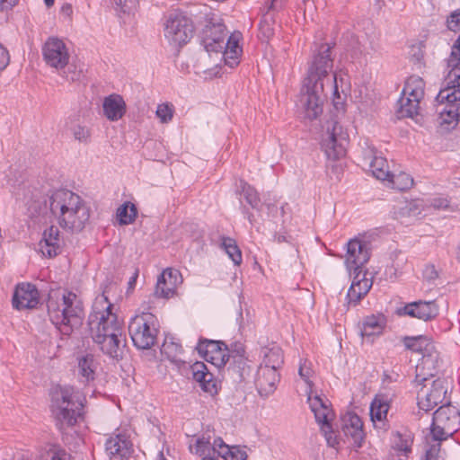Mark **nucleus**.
<instances>
[{
	"instance_id": "f257e3e1",
	"label": "nucleus",
	"mask_w": 460,
	"mask_h": 460,
	"mask_svg": "<svg viewBox=\"0 0 460 460\" xmlns=\"http://www.w3.org/2000/svg\"><path fill=\"white\" fill-rule=\"evenodd\" d=\"M331 48L322 46L319 53L314 56L299 95V106L304 118L309 120L317 119L323 112L325 100L324 86L332 87V103L338 112L344 111V104L350 90L346 75L333 74V61Z\"/></svg>"
},
{
	"instance_id": "f03ea898",
	"label": "nucleus",
	"mask_w": 460,
	"mask_h": 460,
	"mask_svg": "<svg viewBox=\"0 0 460 460\" xmlns=\"http://www.w3.org/2000/svg\"><path fill=\"white\" fill-rule=\"evenodd\" d=\"M112 304L103 294L95 298L93 310L88 317V326L93 341L109 357L122 358L126 347L122 322L111 311Z\"/></svg>"
},
{
	"instance_id": "7ed1b4c3",
	"label": "nucleus",
	"mask_w": 460,
	"mask_h": 460,
	"mask_svg": "<svg viewBox=\"0 0 460 460\" xmlns=\"http://www.w3.org/2000/svg\"><path fill=\"white\" fill-rule=\"evenodd\" d=\"M47 309L49 320L63 335L69 336L83 323V303L75 293L61 289L51 290Z\"/></svg>"
},
{
	"instance_id": "20e7f679",
	"label": "nucleus",
	"mask_w": 460,
	"mask_h": 460,
	"mask_svg": "<svg viewBox=\"0 0 460 460\" xmlns=\"http://www.w3.org/2000/svg\"><path fill=\"white\" fill-rule=\"evenodd\" d=\"M49 208L59 226L71 232L82 231L90 218L84 199L68 190H58L49 197Z\"/></svg>"
},
{
	"instance_id": "39448f33",
	"label": "nucleus",
	"mask_w": 460,
	"mask_h": 460,
	"mask_svg": "<svg viewBox=\"0 0 460 460\" xmlns=\"http://www.w3.org/2000/svg\"><path fill=\"white\" fill-rule=\"evenodd\" d=\"M447 86L435 98L436 125L440 134L456 129L460 122V68L448 73Z\"/></svg>"
},
{
	"instance_id": "423d86ee",
	"label": "nucleus",
	"mask_w": 460,
	"mask_h": 460,
	"mask_svg": "<svg viewBox=\"0 0 460 460\" xmlns=\"http://www.w3.org/2000/svg\"><path fill=\"white\" fill-rule=\"evenodd\" d=\"M84 396L72 386H57L51 393L52 413L58 423L73 426L83 415Z\"/></svg>"
},
{
	"instance_id": "0eeeda50",
	"label": "nucleus",
	"mask_w": 460,
	"mask_h": 460,
	"mask_svg": "<svg viewBox=\"0 0 460 460\" xmlns=\"http://www.w3.org/2000/svg\"><path fill=\"white\" fill-rule=\"evenodd\" d=\"M404 345L407 349L421 355L415 367L417 379L423 380L427 375H434L440 367V358L433 342L426 336L406 337Z\"/></svg>"
},
{
	"instance_id": "6e6552de",
	"label": "nucleus",
	"mask_w": 460,
	"mask_h": 460,
	"mask_svg": "<svg viewBox=\"0 0 460 460\" xmlns=\"http://www.w3.org/2000/svg\"><path fill=\"white\" fill-rule=\"evenodd\" d=\"M141 314L135 315L128 325V332L133 344L139 349H148L155 345L157 337L156 317L143 305Z\"/></svg>"
},
{
	"instance_id": "1a4fd4ad",
	"label": "nucleus",
	"mask_w": 460,
	"mask_h": 460,
	"mask_svg": "<svg viewBox=\"0 0 460 460\" xmlns=\"http://www.w3.org/2000/svg\"><path fill=\"white\" fill-rule=\"evenodd\" d=\"M437 371L438 369L434 372V375H427L423 380H418L417 373H415L414 382L417 385H421L417 395L418 406L425 411H429L442 403L447 394L448 381L447 378L432 379Z\"/></svg>"
},
{
	"instance_id": "9d476101",
	"label": "nucleus",
	"mask_w": 460,
	"mask_h": 460,
	"mask_svg": "<svg viewBox=\"0 0 460 460\" xmlns=\"http://www.w3.org/2000/svg\"><path fill=\"white\" fill-rule=\"evenodd\" d=\"M42 57L46 65L56 70H62L67 67L68 73L66 78L70 81L79 79L80 73H76L69 66L70 53L66 43L58 37H49L42 46Z\"/></svg>"
},
{
	"instance_id": "9b49d317",
	"label": "nucleus",
	"mask_w": 460,
	"mask_h": 460,
	"mask_svg": "<svg viewBox=\"0 0 460 460\" xmlns=\"http://www.w3.org/2000/svg\"><path fill=\"white\" fill-rule=\"evenodd\" d=\"M460 425V411L450 402L440 406L433 415L428 439L442 441L451 437Z\"/></svg>"
},
{
	"instance_id": "f8f14e48",
	"label": "nucleus",
	"mask_w": 460,
	"mask_h": 460,
	"mask_svg": "<svg viewBox=\"0 0 460 460\" xmlns=\"http://www.w3.org/2000/svg\"><path fill=\"white\" fill-rule=\"evenodd\" d=\"M192 34L193 25L186 15L180 12L170 13L165 22L164 35L172 45L181 47L186 44Z\"/></svg>"
},
{
	"instance_id": "ddd939ff",
	"label": "nucleus",
	"mask_w": 460,
	"mask_h": 460,
	"mask_svg": "<svg viewBox=\"0 0 460 460\" xmlns=\"http://www.w3.org/2000/svg\"><path fill=\"white\" fill-rule=\"evenodd\" d=\"M345 135L337 121H332L327 127V133L323 140V148L329 159L336 160L345 155Z\"/></svg>"
},
{
	"instance_id": "4468645a",
	"label": "nucleus",
	"mask_w": 460,
	"mask_h": 460,
	"mask_svg": "<svg viewBox=\"0 0 460 460\" xmlns=\"http://www.w3.org/2000/svg\"><path fill=\"white\" fill-rule=\"evenodd\" d=\"M183 279L178 270L165 269L158 277L154 295L159 298L169 299L176 295V290L182 284Z\"/></svg>"
},
{
	"instance_id": "2eb2a0df",
	"label": "nucleus",
	"mask_w": 460,
	"mask_h": 460,
	"mask_svg": "<svg viewBox=\"0 0 460 460\" xmlns=\"http://www.w3.org/2000/svg\"><path fill=\"white\" fill-rule=\"evenodd\" d=\"M369 252L365 243L358 239H352L347 243L345 254V265L348 271L357 272L362 270V267L369 260Z\"/></svg>"
},
{
	"instance_id": "dca6fc26",
	"label": "nucleus",
	"mask_w": 460,
	"mask_h": 460,
	"mask_svg": "<svg viewBox=\"0 0 460 460\" xmlns=\"http://www.w3.org/2000/svg\"><path fill=\"white\" fill-rule=\"evenodd\" d=\"M198 349L204 358L217 367H224L229 361L228 349L224 342L206 341L199 342Z\"/></svg>"
},
{
	"instance_id": "f3484780",
	"label": "nucleus",
	"mask_w": 460,
	"mask_h": 460,
	"mask_svg": "<svg viewBox=\"0 0 460 460\" xmlns=\"http://www.w3.org/2000/svg\"><path fill=\"white\" fill-rule=\"evenodd\" d=\"M399 315H408L428 322L438 314V305L435 301H415L397 310Z\"/></svg>"
},
{
	"instance_id": "a211bd4d",
	"label": "nucleus",
	"mask_w": 460,
	"mask_h": 460,
	"mask_svg": "<svg viewBox=\"0 0 460 460\" xmlns=\"http://www.w3.org/2000/svg\"><path fill=\"white\" fill-rule=\"evenodd\" d=\"M307 401L322 432L327 434L331 431V421L333 419V412L328 400H323L319 395L312 396V392H309Z\"/></svg>"
},
{
	"instance_id": "6ab92c4d",
	"label": "nucleus",
	"mask_w": 460,
	"mask_h": 460,
	"mask_svg": "<svg viewBox=\"0 0 460 460\" xmlns=\"http://www.w3.org/2000/svg\"><path fill=\"white\" fill-rule=\"evenodd\" d=\"M219 441L221 438L211 437L209 434H202L193 437L189 443L190 453L200 457L218 456Z\"/></svg>"
},
{
	"instance_id": "aec40b11",
	"label": "nucleus",
	"mask_w": 460,
	"mask_h": 460,
	"mask_svg": "<svg viewBox=\"0 0 460 460\" xmlns=\"http://www.w3.org/2000/svg\"><path fill=\"white\" fill-rule=\"evenodd\" d=\"M423 210L422 202L419 199L400 200L393 208L394 217L404 225H411L419 218Z\"/></svg>"
},
{
	"instance_id": "412c9836",
	"label": "nucleus",
	"mask_w": 460,
	"mask_h": 460,
	"mask_svg": "<svg viewBox=\"0 0 460 460\" xmlns=\"http://www.w3.org/2000/svg\"><path fill=\"white\" fill-rule=\"evenodd\" d=\"M341 429L344 435L351 440L354 447H360L362 446L365 433L363 423L357 414L346 413L341 419Z\"/></svg>"
},
{
	"instance_id": "4be33fe9",
	"label": "nucleus",
	"mask_w": 460,
	"mask_h": 460,
	"mask_svg": "<svg viewBox=\"0 0 460 460\" xmlns=\"http://www.w3.org/2000/svg\"><path fill=\"white\" fill-rule=\"evenodd\" d=\"M39 304V292L31 284L18 285L13 297V305L18 310L31 309Z\"/></svg>"
},
{
	"instance_id": "5701e85b",
	"label": "nucleus",
	"mask_w": 460,
	"mask_h": 460,
	"mask_svg": "<svg viewBox=\"0 0 460 460\" xmlns=\"http://www.w3.org/2000/svg\"><path fill=\"white\" fill-rule=\"evenodd\" d=\"M386 326V318L384 314H371L366 316L362 321L360 335L363 341L367 343L374 342L376 337L383 334Z\"/></svg>"
},
{
	"instance_id": "b1692460",
	"label": "nucleus",
	"mask_w": 460,
	"mask_h": 460,
	"mask_svg": "<svg viewBox=\"0 0 460 460\" xmlns=\"http://www.w3.org/2000/svg\"><path fill=\"white\" fill-rule=\"evenodd\" d=\"M227 32L221 23H209L203 31V45L209 50L224 49Z\"/></svg>"
},
{
	"instance_id": "393cba45",
	"label": "nucleus",
	"mask_w": 460,
	"mask_h": 460,
	"mask_svg": "<svg viewBox=\"0 0 460 460\" xmlns=\"http://www.w3.org/2000/svg\"><path fill=\"white\" fill-rule=\"evenodd\" d=\"M76 371L82 383H90L95 379L99 363L96 357L89 352H83L76 357Z\"/></svg>"
},
{
	"instance_id": "a878e982",
	"label": "nucleus",
	"mask_w": 460,
	"mask_h": 460,
	"mask_svg": "<svg viewBox=\"0 0 460 460\" xmlns=\"http://www.w3.org/2000/svg\"><path fill=\"white\" fill-rule=\"evenodd\" d=\"M224 56L220 49L209 50L204 47V49L199 52L196 67L202 73L217 75L214 69L219 67L223 63Z\"/></svg>"
},
{
	"instance_id": "bb28decb",
	"label": "nucleus",
	"mask_w": 460,
	"mask_h": 460,
	"mask_svg": "<svg viewBox=\"0 0 460 460\" xmlns=\"http://www.w3.org/2000/svg\"><path fill=\"white\" fill-rule=\"evenodd\" d=\"M61 244L62 240L59 235L58 228L55 226H51L44 231L39 246L40 251L44 256L51 258L60 252Z\"/></svg>"
},
{
	"instance_id": "cd10ccee",
	"label": "nucleus",
	"mask_w": 460,
	"mask_h": 460,
	"mask_svg": "<svg viewBox=\"0 0 460 460\" xmlns=\"http://www.w3.org/2000/svg\"><path fill=\"white\" fill-rule=\"evenodd\" d=\"M257 376L256 384L259 393L264 395L272 394L279 381L278 369L270 367H260Z\"/></svg>"
},
{
	"instance_id": "c85d7f7f",
	"label": "nucleus",
	"mask_w": 460,
	"mask_h": 460,
	"mask_svg": "<svg viewBox=\"0 0 460 460\" xmlns=\"http://www.w3.org/2000/svg\"><path fill=\"white\" fill-rule=\"evenodd\" d=\"M352 283L348 291L347 297L349 304L356 305L361 298L367 294L372 287V281L362 274V270L354 272Z\"/></svg>"
},
{
	"instance_id": "c756f323",
	"label": "nucleus",
	"mask_w": 460,
	"mask_h": 460,
	"mask_svg": "<svg viewBox=\"0 0 460 460\" xmlns=\"http://www.w3.org/2000/svg\"><path fill=\"white\" fill-rule=\"evenodd\" d=\"M104 116L111 121H118L126 113V103L119 94H111L102 102Z\"/></svg>"
},
{
	"instance_id": "7c9ffc66",
	"label": "nucleus",
	"mask_w": 460,
	"mask_h": 460,
	"mask_svg": "<svg viewBox=\"0 0 460 460\" xmlns=\"http://www.w3.org/2000/svg\"><path fill=\"white\" fill-rule=\"evenodd\" d=\"M390 408V396L385 394H376L370 405L371 420L376 426L384 425Z\"/></svg>"
},
{
	"instance_id": "2f4dec72",
	"label": "nucleus",
	"mask_w": 460,
	"mask_h": 460,
	"mask_svg": "<svg viewBox=\"0 0 460 460\" xmlns=\"http://www.w3.org/2000/svg\"><path fill=\"white\" fill-rule=\"evenodd\" d=\"M131 444L125 435L117 434L106 440V453L111 456L126 457L129 454Z\"/></svg>"
},
{
	"instance_id": "473e14b6",
	"label": "nucleus",
	"mask_w": 460,
	"mask_h": 460,
	"mask_svg": "<svg viewBox=\"0 0 460 460\" xmlns=\"http://www.w3.org/2000/svg\"><path fill=\"white\" fill-rule=\"evenodd\" d=\"M241 53L242 49L238 44V37L234 34L231 35L222 49L223 63L231 68L235 67L239 64Z\"/></svg>"
},
{
	"instance_id": "72a5a7b5",
	"label": "nucleus",
	"mask_w": 460,
	"mask_h": 460,
	"mask_svg": "<svg viewBox=\"0 0 460 460\" xmlns=\"http://www.w3.org/2000/svg\"><path fill=\"white\" fill-rule=\"evenodd\" d=\"M420 100L402 94L398 101L397 114L400 118H413L419 114Z\"/></svg>"
},
{
	"instance_id": "f704fd0d",
	"label": "nucleus",
	"mask_w": 460,
	"mask_h": 460,
	"mask_svg": "<svg viewBox=\"0 0 460 460\" xmlns=\"http://www.w3.org/2000/svg\"><path fill=\"white\" fill-rule=\"evenodd\" d=\"M263 360L260 367H270L279 369L283 364V354L279 347L264 348L262 349Z\"/></svg>"
},
{
	"instance_id": "c9c22d12",
	"label": "nucleus",
	"mask_w": 460,
	"mask_h": 460,
	"mask_svg": "<svg viewBox=\"0 0 460 460\" xmlns=\"http://www.w3.org/2000/svg\"><path fill=\"white\" fill-rule=\"evenodd\" d=\"M424 89L423 79L418 75H411L407 79L402 93L421 101L424 96Z\"/></svg>"
},
{
	"instance_id": "e433bc0d",
	"label": "nucleus",
	"mask_w": 460,
	"mask_h": 460,
	"mask_svg": "<svg viewBox=\"0 0 460 460\" xmlns=\"http://www.w3.org/2000/svg\"><path fill=\"white\" fill-rule=\"evenodd\" d=\"M369 168L373 175L380 181H386L391 177L387 161L382 156L373 154V158L369 162Z\"/></svg>"
},
{
	"instance_id": "4c0bfd02",
	"label": "nucleus",
	"mask_w": 460,
	"mask_h": 460,
	"mask_svg": "<svg viewBox=\"0 0 460 460\" xmlns=\"http://www.w3.org/2000/svg\"><path fill=\"white\" fill-rule=\"evenodd\" d=\"M218 457L220 460H246V453L236 447H229L219 441Z\"/></svg>"
},
{
	"instance_id": "58836bf2",
	"label": "nucleus",
	"mask_w": 460,
	"mask_h": 460,
	"mask_svg": "<svg viewBox=\"0 0 460 460\" xmlns=\"http://www.w3.org/2000/svg\"><path fill=\"white\" fill-rule=\"evenodd\" d=\"M137 215L136 206L131 202H125L117 209V218L119 225L126 226L132 224Z\"/></svg>"
},
{
	"instance_id": "ea45409f",
	"label": "nucleus",
	"mask_w": 460,
	"mask_h": 460,
	"mask_svg": "<svg viewBox=\"0 0 460 460\" xmlns=\"http://www.w3.org/2000/svg\"><path fill=\"white\" fill-rule=\"evenodd\" d=\"M182 352L181 346L174 341L173 338H165L162 348L161 353L164 355L170 361L177 362L180 355Z\"/></svg>"
},
{
	"instance_id": "a19ab883",
	"label": "nucleus",
	"mask_w": 460,
	"mask_h": 460,
	"mask_svg": "<svg viewBox=\"0 0 460 460\" xmlns=\"http://www.w3.org/2000/svg\"><path fill=\"white\" fill-rule=\"evenodd\" d=\"M386 181L392 184L393 188L398 190H407L413 185V179L404 172H400L396 174L391 172V177Z\"/></svg>"
},
{
	"instance_id": "79ce46f5",
	"label": "nucleus",
	"mask_w": 460,
	"mask_h": 460,
	"mask_svg": "<svg viewBox=\"0 0 460 460\" xmlns=\"http://www.w3.org/2000/svg\"><path fill=\"white\" fill-rule=\"evenodd\" d=\"M222 246L234 265L242 263V252L234 239L229 237L223 238Z\"/></svg>"
},
{
	"instance_id": "37998d69",
	"label": "nucleus",
	"mask_w": 460,
	"mask_h": 460,
	"mask_svg": "<svg viewBox=\"0 0 460 460\" xmlns=\"http://www.w3.org/2000/svg\"><path fill=\"white\" fill-rule=\"evenodd\" d=\"M241 189L246 201L253 208H258L260 204V198L257 190L248 183L241 181Z\"/></svg>"
},
{
	"instance_id": "c03bdc74",
	"label": "nucleus",
	"mask_w": 460,
	"mask_h": 460,
	"mask_svg": "<svg viewBox=\"0 0 460 460\" xmlns=\"http://www.w3.org/2000/svg\"><path fill=\"white\" fill-rule=\"evenodd\" d=\"M429 447L425 451L423 460H445L443 454L440 452V442L428 439Z\"/></svg>"
},
{
	"instance_id": "a18cd8bd",
	"label": "nucleus",
	"mask_w": 460,
	"mask_h": 460,
	"mask_svg": "<svg viewBox=\"0 0 460 460\" xmlns=\"http://www.w3.org/2000/svg\"><path fill=\"white\" fill-rule=\"evenodd\" d=\"M397 437L398 440L395 441L394 449L397 453L403 454L404 457H407L408 454L411 450L412 439L411 438L410 436L403 437L400 434H398Z\"/></svg>"
},
{
	"instance_id": "49530a36",
	"label": "nucleus",
	"mask_w": 460,
	"mask_h": 460,
	"mask_svg": "<svg viewBox=\"0 0 460 460\" xmlns=\"http://www.w3.org/2000/svg\"><path fill=\"white\" fill-rule=\"evenodd\" d=\"M191 373L193 379L201 383L206 377H209V371L207 366L202 362H196L191 366Z\"/></svg>"
},
{
	"instance_id": "de8ad7c7",
	"label": "nucleus",
	"mask_w": 460,
	"mask_h": 460,
	"mask_svg": "<svg viewBox=\"0 0 460 460\" xmlns=\"http://www.w3.org/2000/svg\"><path fill=\"white\" fill-rule=\"evenodd\" d=\"M155 113L162 123H167L172 119L173 109L168 103H162L157 106Z\"/></svg>"
},
{
	"instance_id": "09e8293b",
	"label": "nucleus",
	"mask_w": 460,
	"mask_h": 460,
	"mask_svg": "<svg viewBox=\"0 0 460 460\" xmlns=\"http://www.w3.org/2000/svg\"><path fill=\"white\" fill-rule=\"evenodd\" d=\"M448 66L452 67L449 72L460 68V35L452 48L451 55L448 58Z\"/></svg>"
},
{
	"instance_id": "8fccbe9b",
	"label": "nucleus",
	"mask_w": 460,
	"mask_h": 460,
	"mask_svg": "<svg viewBox=\"0 0 460 460\" xmlns=\"http://www.w3.org/2000/svg\"><path fill=\"white\" fill-rule=\"evenodd\" d=\"M72 133L74 137L82 143H87L91 136L90 129L82 125H76L74 127Z\"/></svg>"
},
{
	"instance_id": "3c124183",
	"label": "nucleus",
	"mask_w": 460,
	"mask_h": 460,
	"mask_svg": "<svg viewBox=\"0 0 460 460\" xmlns=\"http://www.w3.org/2000/svg\"><path fill=\"white\" fill-rule=\"evenodd\" d=\"M231 349H228L229 359L233 358L234 363H243L244 361V348L242 344L236 343Z\"/></svg>"
},
{
	"instance_id": "603ef678",
	"label": "nucleus",
	"mask_w": 460,
	"mask_h": 460,
	"mask_svg": "<svg viewBox=\"0 0 460 460\" xmlns=\"http://www.w3.org/2000/svg\"><path fill=\"white\" fill-rule=\"evenodd\" d=\"M447 27L455 32L460 31V9L450 13L447 19Z\"/></svg>"
},
{
	"instance_id": "864d4df0",
	"label": "nucleus",
	"mask_w": 460,
	"mask_h": 460,
	"mask_svg": "<svg viewBox=\"0 0 460 460\" xmlns=\"http://www.w3.org/2000/svg\"><path fill=\"white\" fill-rule=\"evenodd\" d=\"M117 7L123 13L134 12L138 4V0H113Z\"/></svg>"
},
{
	"instance_id": "5fc2aeb1",
	"label": "nucleus",
	"mask_w": 460,
	"mask_h": 460,
	"mask_svg": "<svg viewBox=\"0 0 460 460\" xmlns=\"http://www.w3.org/2000/svg\"><path fill=\"white\" fill-rule=\"evenodd\" d=\"M430 206L435 209H451L454 210L450 207V203L446 198L437 197L431 199Z\"/></svg>"
},
{
	"instance_id": "6e6d98bb",
	"label": "nucleus",
	"mask_w": 460,
	"mask_h": 460,
	"mask_svg": "<svg viewBox=\"0 0 460 460\" xmlns=\"http://www.w3.org/2000/svg\"><path fill=\"white\" fill-rule=\"evenodd\" d=\"M201 388L210 394L217 392L216 382L213 380V375L209 372V377L202 380L200 383Z\"/></svg>"
},
{
	"instance_id": "4d7b16f0",
	"label": "nucleus",
	"mask_w": 460,
	"mask_h": 460,
	"mask_svg": "<svg viewBox=\"0 0 460 460\" xmlns=\"http://www.w3.org/2000/svg\"><path fill=\"white\" fill-rule=\"evenodd\" d=\"M260 31L267 39L270 38L274 34V29L272 28L270 22L266 19L260 23Z\"/></svg>"
},
{
	"instance_id": "13d9d810",
	"label": "nucleus",
	"mask_w": 460,
	"mask_h": 460,
	"mask_svg": "<svg viewBox=\"0 0 460 460\" xmlns=\"http://www.w3.org/2000/svg\"><path fill=\"white\" fill-rule=\"evenodd\" d=\"M298 374L299 376H301L302 379L305 380V382L308 385H311V382L309 380V377L312 374V369L309 366L306 365V363H301L300 364V367H299V369H298Z\"/></svg>"
},
{
	"instance_id": "bf43d9fd",
	"label": "nucleus",
	"mask_w": 460,
	"mask_h": 460,
	"mask_svg": "<svg viewBox=\"0 0 460 460\" xmlns=\"http://www.w3.org/2000/svg\"><path fill=\"white\" fill-rule=\"evenodd\" d=\"M9 63V55L6 49L0 44V71L4 70Z\"/></svg>"
},
{
	"instance_id": "052dcab7",
	"label": "nucleus",
	"mask_w": 460,
	"mask_h": 460,
	"mask_svg": "<svg viewBox=\"0 0 460 460\" xmlns=\"http://www.w3.org/2000/svg\"><path fill=\"white\" fill-rule=\"evenodd\" d=\"M323 434H324L326 441L330 447H334L338 445V440H337V438L335 436H333V430H332V426H331V431L328 432L327 434L326 433H323Z\"/></svg>"
},
{
	"instance_id": "680f3d73",
	"label": "nucleus",
	"mask_w": 460,
	"mask_h": 460,
	"mask_svg": "<svg viewBox=\"0 0 460 460\" xmlns=\"http://www.w3.org/2000/svg\"><path fill=\"white\" fill-rule=\"evenodd\" d=\"M17 2L18 0H0V11L12 8Z\"/></svg>"
},
{
	"instance_id": "e2e57ef3",
	"label": "nucleus",
	"mask_w": 460,
	"mask_h": 460,
	"mask_svg": "<svg viewBox=\"0 0 460 460\" xmlns=\"http://www.w3.org/2000/svg\"><path fill=\"white\" fill-rule=\"evenodd\" d=\"M28 209L31 211V215H35L40 211L41 203L35 201L33 204H29Z\"/></svg>"
},
{
	"instance_id": "0e129e2a",
	"label": "nucleus",
	"mask_w": 460,
	"mask_h": 460,
	"mask_svg": "<svg viewBox=\"0 0 460 460\" xmlns=\"http://www.w3.org/2000/svg\"><path fill=\"white\" fill-rule=\"evenodd\" d=\"M61 13L65 16L70 17L72 15L73 10L72 5L70 4H64L60 10Z\"/></svg>"
},
{
	"instance_id": "69168bd1",
	"label": "nucleus",
	"mask_w": 460,
	"mask_h": 460,
	"mask_svg": "<svg viewBox=\"0 0 460 460\" xmlns=\"http://www.w3.org/2000/svg\"><path fill=\"white\" fill-rule=\"evenodd\" d=\"M50 460H67L68 456L66 453H56L51 452L50 455Z\"/></svg>"
},
{
	"instance_id": "338daca9",
	"label": "nucleus",
	"mask_w": 460,
	"mask_h": 460,
	"mask_svg": "<svg viewBox=\"0 0 460 460\" xmlns=\"http://www.w3.org/2000/svg\"><path fill=\"white\" fill-rule=\"evenodd\" d=\"M407 457L403 456V454L398 453V454H392L391 455V460H405Z\"/></svg>"
},
{
	"instance_id": "774afa93",
	"label": "nucleus",
	"mask_w": 460,
	"mask_h": 460,
	"mask_svg": "<svg viewBox=\"0 0 460 460\" xmlns=\"http://www.w3.org/2000/svg\"><path fill=\"white\" fill-rule=\"evenodd\" d=\"M137 278V272H135L134 275L130 278V279L128 281L129 287H133L135 285Z\"/></svg>"
}]
</instances>
